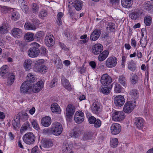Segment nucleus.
Returning <instances> with one entry per match:
<instances>
[{
	"instance_id": "1",
	"label": "nucleus",
	"mask_w": 153,
	"mask_h": 153,
	"mask_svg": "<svg viewBox=\"0 0 153 153\" xmlns=\"http://www.w3.org/2000/svg\"><path fill=\"white\" fill-rule=\"evenodd\" d=\"M32 92V86L28 81H25L21 85L20 88V92L23 94H30Z\"/></svg>"
},
{
	"instance_id": "2",
	"label": "nucleus",
	"mask_w": 153,
	"mask_h": 153,
	"mask_svg": "<svg viewBox=\"0 0 153 153\" xmlns=\"http://www.w3.org/2000/svg\"><path fill=\"white\" fill-rule=\"evenodd\" d=\"M112 120L115 121H120L123 120L125 117L122 111H115L112 114Z\"/></svg>"
},
{
	"instance_id": "3",
	"label": "nucleus",
	"mask_w": 153,
	"mask_h": 153,
	"mask_svg": "<svg viewBox=\"0 0 153 153\" xmlns=\"http://www.w3.org/2000/svg\"><path fill=\"white\" fill-rule=\"evenodd\" d=\"M117 59L115 56H111L108 57L105 61V65L108 68L114 67L117 62Z\"/></svg>"
},
{
	"instance_id": "4",
	"label": "nucleus",
	"mask_w": 153,
	"mask_h": 153,
	"mask_svg": "<svg viewBox=\"0 0 153 153\" xmlns=\"http://www.w3.org/2000/svg\"><path fill=\"white\" fill-rule=\"evenodd\" d=\"M135 101H128L126 103L123 108L124 112L126 113L131 112L135 107Z\"/></svg>"
},
{
	"instance_id": "5",
	"label": "nucleus",
	"mask_w": 153,
	"mask_h": 153,
	"mask_svg": "<svg viewBox=\"0 0 153 153\" xmlns=\"http://www.w3.org/2000/svg\"><path fill=\"white\" fill-rule=\"evenodd\" d=\"M62 129L61 124L59 122H56L52 124L51 131L52 133L61 134Z\"/></svg>"
},
{
	"instance_id": "6",
	"label": "nucleus",
	"mask_w": 153,
	"mask_h": 153,
	"mask_svg": "<svg viewBox=\"0 0 153 153\" xmlns=\"http://www.w3.org/2000/svg\"><path fill=\"white\" fill-rule=\"evenodd\" d=\"M102 109L101 104L98 102H95L92 104L91 109L92 112L96 114H99Z\"/></svg>"
},
{
	"instance_id": "7",
	"label": "nucleus",
	"mask_w": 153,
	"mask_h": 153,
	"mask_svg": "<svg viewBox=\"0 0 153 153\" xmlns=\"http://www.w3.org/2000/svg\"><path fill=\"white\" fill-rule=\"evenodd\" d=\"M53 145V143L51 140L48 138H44L41 140L40 147L42 149V147L46 148H48L51 147Z\"/></svg>"
},
{
	"instance_id": "8",
	"label": "nucleus",
	"mask_w": 153,
	"mask_h": 153,
	"mask_svg": "<svg viewBox=\"0 0 153 153\" xmlns=\"http://www.w3.org/2000/svg\"><path fill=\"white\" fill-rule=\"evenodd\" d=\"M75 111V107L72 104H68L67 106L66 114L67 117L71 118L73 117Z\"/></svg>"
},
{
	"instance_id": "9",
	"label": "nucleus",
	"mask_w": 153,
	"mask_h": 153,
	"mask_svg": "<svg viewBox=\"0 0 153 153\" xmlns=\"http://www.w3.org/2000/svg\"><path fill=\"white\" fill-rule=\"evenodd\" d=\"M112 82V78L107 74H103L101 77V83L104 85H109Z\"/></svg>"
},
{
	"instance_id": "10",
	"label": "nucleus",
	"mask_w": 153,
	"mask_h": 153,
	"mask_svg": "<svg viewBox=\"0 0 153 153\" xmlns=\"http://www.w3.org/2000/svg\"><path fill=\"white\" fill-rule=\"evenodd\" d=\"M24 141L27 144H33L35 140L36 137L34 134H24L23 137Z\"/></svg>"
},
{
	"instance_id": "11",
	"label": "nucleus",
	"mask_w": 153,
	"mask_h": 153,
	"mask_svg": "<svg viewBox=\"0 0 153 153\" xmlns=\"http://www.w3.org/2000/svg\"><path fill=\"white\" fill-rule=\"evenodd\" d=\"M84 115L83 113L81 111L76 112L74 115V120L77 123H81L83 121Z\"/></svg>"
},
{
	"instance_id": "12",
	"label": "nucleus",
	"mask_w": 153,
	"mask_h": 153,
	"mask_svg": "<svg viewBox=\"0 0 153 153\" xmlns=\"http://www.w3.org/2000/svg\"><path fill=\"white\" fill-rule=\"evenodd\" d=\"M125 100L124 97L120 95L117 96L114 98L115 105L119 107H121L124 105Z\"/></svg>"
},
{
	"instance_id": "13",
	"label": "nucleus",
	"mask_w": 153,
	"mask_h": 153,
	"mask_svg": "<svg viewBox=\"0 0 153 153\" xmlns=\"http://www.w3.org/2000/svg\"><path fill=\"white\" fill-rule=\"evenodd\" d=\"M53 36L49 33L46 35L45 42L46 45L48 47H50L54 45L55 41L53 40Z\"/></svg>"
},
{
	"instance_id": "14",
	"label": "nucleus",
	"mask_w": 153,
	"mask_h": 153,
	"mask_svg": "<svg viewBox=\"0 0 153 153\" xmlns=\"http://www.w3.org/2000/svg\"><path fill=\"white\" fill-rule=\"evenodd\" d=\"M103 47L101 44H97L93 46L92 52L94 55H98L103 51Z\"/></svg>"
},
{
	"instance_id": "15",
	"label": "nucleus",
	"mask_w": 153,
	"mask_h": 153,
	"mask_svg": "<svg viewBox=\"0 0 153 153\" xmlns=\"http://www.w3.org/2000/svg\"><path fill=\"white\" fill-rule=\"evenodd\" d=\"M40 51L38 48H30L28 51V56L32 58L37 56L39 54Z\"/></svg>"
},
{
	"instance_id": "16",
	"label": "nucleus",
	"mask_w": 153,
	"mask_h": 153,
	"mask_svg": "<svg viewBox=\"0 0 153 153\" xmlns=\"http://www.w3.org/2000/svg\"><path fill=\"white\" fill-rule=\"evenodd\" d=\"M145 121L143 119L141 118H135L134 125L139 129L142 130L144 126Z\"/></svg>"
},
{
	"instance_id": "17",
	"label": "nucleus",
	"mask_w": 153,
	"mask_h": 153,
	"mask_svg": "<svg viewBox=\"0 0 153 153\" xmlns=\"http://www.w3.org/2000/svg\"><path fill=\"white\" fill-rule=\"evenodd\" d=\"M101 31L99 29H95L92 33L90 37V39L93 41L97 40L100 36Z\"/></svg>"
},
{
	"instance_id": "18",
	"label": "nucleus",
	"mask_w": 153,
	"mask_h": 153,
	"mask_svg": "<svg viewBox=\"0 0 153 153\" xmlns=\"http://www.w3.org/2000/svg\"><path fill=\"white\" fill-rule=\"evenodd\" d=\"M43 87V82L42 81L38 82L32 88V92L37 93L40 91Z\"/></svg>"
},
{
	"instance_id": "19",
	"label": "nucleus",
	"mask_w": 153,
	"mask_h": 153,
	"mask_svg": "<svg viewBox=\"0 0 153 153\" xmlns=\"http://www.w3.org/2000/svg\"><path fill=\"white\" fill-rule=\"evenodd\" d=\"M112 134H119L121 130V126L118 123L113 124L111 127Z\"/></svg>"
},
{
	"instance_id": "20",
	"label": "nucleus",
	"mask_w": 153,
	"mask_h": 153,
	"mask_svg": "<svg viewBox=\"0 0 153 153\" xmlns=\"http://www.w3.org/2000/svg\"><path fill=\"white\" fill-rule=\"evenodd\" d=\"M62 84L63 86L67 90L70 91L72 89L71 85L68 80L66 79L64 76H61Z\"/></svg>"
},
{
	"instance_id": "21",
	"label": "nucleus",
	"mask_w": 153,
	"mask_h": 153,
	"mask_svg": "<svg viewBox=\"0 0 153 153\" xmlns=\"http://www.w3.org/2000/svg\"><path fill=\"white\" fill-rule=\"evenodd\" d=\"M34 70L42 74L45 73L48 70V68L44 65H36L34 67Z\"/></svg>"
},
{
	"instance_id": "22",
	"label": "nucleus",
	"mask_w": 153,
	"mask_h": 153,
	"mask_svg": "<svg viewBox=\"0 0 153 153\" xmlns=\"http://www.w3.org/2000/svg\"><path fill=\"white\" fill-rule=\"evenodd\" d=\"M142 7L149 13H152L153 12V4L150 1L145 2L142 5Z\"/></svg>"
},
{
	"instance_id": "23",
	"label": "nucleus",
	"mask_w": 153,
	"mask_h": 153,
	"mask_svg": "<svg viewBox=\"0 0 153 153\" xmlns=\"http://www.w3.org/2000/svg\"><path fill=\"white\" fill-rule=\"evenodd\" d=\"M109 52L107 50H104L100 53L98 56V59L100 62L104 60L108 56Z\"/></svg>"
},
{
	"instance_id": "24",
	"label": "nucleus",
	"mask_w": 153,
	"mask_h": 153,
	"mask_svg": "<svg viewBox=\"0 0 153 153\" xmlns=\"http://www.w3.org/2000/svg\"><path fill=\"white\" fill-rule=\"evenodd\" d=\"M12 32L13 36L17 38L21 37L22 34V30L19 28H15L13 29Z\"/></svg>"
},
{
	"instance_id": "25",
	"label": "nucleus",
	"mask_w": 153,
	"mask_h": 153,
	"mask_svg": "<svg viewBox=\"0 0 153 153\" xmlns=\"http://www.w3.org/2000/svg\"><path fill=\"white\" fill-rule=\"evenodd\" d=\"M8 68V66L6 65H3L0 69V75L3 78H5L9 74Z\"/></svg>"
},
{
	"instance_id": "26",
	"label": "nucleus",
	"mask_w": 153,
	"mask_h": 153,
	"mask_svg": "<svg viewBox=\"0 0 153 153\" xmlns=\"http://www.w3.org/2000/svg\"><path fill=\"white\" fill-rule=\"evenodd\" d=\"M51 123V120L50 117L48 116L42 119L41 123L44 126L48 127L49 126Z\"/></svg>"
},
{
	"instance_id": "27",
	"label": "nucleus",
	"mask_w": 153,
	"mask_h": 153,
	"mask_svg": "<svg viewBox=\"0 0 153 153\" xmlns=\"http://www.w3.org/2000/svg\"><path fill=\"white\" fill-rule=\"evenodd\" d=\"M51 109L53 113L59 114L61 111L60 107L56 103H53L51 105Z\"/></svg>"
},
{
	"instance_id": "28",
	"label": "nucleus",
	"mask_w": 153,
	"mask_h": 153,
	"mask_svg": "<svg viewBox=\"0 0 153 153\" xmlns=\"http://www.w3.org/2000/svg\"><path fill=\"white\" fill-rule=\"evenodd\" d=\"M32 64V61L30 59L25 60L23 63V66L25 71H29L31 68Z\"/></svg>"
},
{
	"instance_id": "29",
	"label": "nucleus",
	"mask_w": 153,
	"mask_h": 153,
	"mask_svg": "<svg viewBox=\"0 0 153 153\" xmlns=\"http://www.w3.org/2000/svg\"><path fill=\"white\" fill-rule=\"evenodd\" d=\"M122 6L125 8H130L133 4L132 0H121Z\"/></svg>"
},
{
	"instance_id": "30",
	"label": "nucleus",
	"mask_w": 153,
	"mask_h": 153,
	"mask_svg": "<svg viewBox=\"0 0 153 153\" xmlns=\"http://www.w3.org/2000/svg\"><path fill=\"white\" fill-rule=\"evenodd\" d=\"M17 118H19V120H21L23 121L27 120L28 118V116L27 113L25 112H22L20 113L16 116Z\"/></svg>"
},
{
	"instance_id": "31",
	"label": "nucleus",
	"mask_w": 153,
	"mask_h": 153,
	"mask_svg": "<svg viewBox=\"0 0 153 153\" xmlns=\"http://www.w3.org/2000/svg\"><path fill=\"white\" fill-rule=\"evenodd\" d=\"M140 13H141L139 10H136L134 12L130 13L129 16L131 19L135 20L139 18Z\"/></svg>"
},
{
	"instance_id": "32",
	"label": "nucleus",
	"mask_w": 153,
	"mask_h": 153,
	"mask_svg": "<svg viewBox=\"0 0 153 153\" xmlns=\"http://www.w3.org/2000/svg\"><path fill=\"white\" fill-rule=\"evenodd\" d=\"M7 83L8 85H11L14 82L15 79V76L13 73H10L8 75Z\"/></svg>"
},
{
	"instance_id": "33",
	"label": "nucleus",
	"mask_w": 153,
	"mask_h": 153,
	"mask_svg": "<svg viewBox=\"0 0 153 153\" xmlns=\"http://www.w3.org/2000/svg\"><path fill=\"white\" fill-rule=\"evenodd\" d=\"M73 6L77 10H80L82 7V1L78 0H75L74 2Z\"/></svg>"
},
{
	"instance_id": "34",
	"label": "nucleus",
	"mask_w": 153,
	"mask_h": 153,
	"mask_svg": "<svg viewBox=\"0 0 153 153\" xmlns=\"http://www.w3.org/2000/svg\"><path fill=\"white\" fill-rule=\"evenodd\" d=\"M27 80L26 81H28V82L30 84L36 81V79L34 76L31 73H29L27 74Z\"/></svg>"
},
{
	"instance_id": "35",
	"label": "nucleus",
	"mask_w": 153,
	"mask_h": 153,
	"mask_svg": "<svg viewBox=\"0 0 153 153\" xmlns=\"http://www.w3.org/2000/svg\"><path fill=\"white\" fill-rule=\"evenodd\" d=\"M33 33L28 32L26 33L24 36V38L25 40L28 42H31L34 40Z\"/></svg>"
},
{
	"instance_id": "36",
	"label": "nucleus",
	"mask_w": 153,
	"mask_h": 153,
	"mask_svg": "<svg viewBox=\"0 0 153 153\" xmlns=\"http://www.w3.org/2000/svg\"><path fill=\"white\" fill-rule=\"evenodd\" d=\"M130 95L131 97V99L134 100L138 98L139 94L137 91L136 90H132L130 92Z\"/></svg>"
},
{
	"instance_id": "37",
	"label": "nucleus",
	"mask_w": 153,
	"mask_h": 153,
	"mask_svg": "<svg viewBox=\"0 0 153 153\" xmlns=\"http://www.w3.org/2000/svg\"><path fill=\"white\" fill-rule=\"evenodd\" d=\"M24 27L26 30H35L36 29L35 25L28 22L25 23Z\"/></svg>"
},
{
	"instance_id": "38",
	"label": "nucleus",
	"mask_w": 153,
	"mask_h": 153,
	"mask_svg": "<svg viewBox=\"0 0 153 153\" xmlns=\"http://www.w3.org/2000/svg\"><path fill=\"white\" fill-rule=\"evenodd\" d=\"M128 67V69L132 71H135L137 68L136 63L132 61L129 62Z\"/></svg>"
},
{
	"instance_id": "39",
	"label": "nucleus",
	"mask_w": 153,
	"mask_h": 153,
	"mask_svg": "<svg viewBox=\"0 0 153 153\" xmlns=\"http://www.w3.org/2000/svg\"><path fill=\"white\" fill-rule=\"evenodd\" d=\"M118 143V141L117 139L116 138H112L111 139L110 145L113 148H115L117 146Z\"/></svg>"
},
{
	"instance_id": "40",
	"label": "nucleus",
	"mask_w": 153,
	"mask_h": 153,
	"mask_svg": "<svg viewBox=\"0 0 153 153\" xmlns=\"http://www.w3.org/2000/svg\"><path fill=\"white\" fill-rule=\"evenodd\" d=\"M118 81L122 85L125 87L126 85V81L124 76L123 75L120 76L119 77Z\"/></svg>"
},
{
	"instance_id": "41",
	"label": "nucleus",
	"mask_w": 153,
	"mask_h": 153,
	"mask_svg": "<svg viewBox=\"0 0 153 153\" xmlns=\"http://www.w3.org/2000/svg\"><path fill=\"white\" fill-rule=\"evenodd\" d=\"M20 17L19 14L17 11L14 10L11 13V19L14 20H16Z\"/></svg>"
},
{
	"instance_id": "42",
	"label": "nucleus",
	"mask_w": 153,
	"mask_h": 153,
	"mask_svg": "<svg viewBox=\"0 0 153 153\" xmlns=\"http://www.w3.org/2000/svg\"><path fill=\"white\" fill-rule=\"evenodd\" d=\"M130 80L132 83L135 84L138 81V76L135 74L132 73L131 75Z\"/></svg>"
},
{
	"instance_id": "43",
	"label": "nucleus",
	"mask_w": 153,
	"mask_h": 153,
	"mask_svg": "<svg viewBox=\"0 0 153 153\" xmlns=\"http://www.w3.org/2000/svg\"><path fill=\"white\" fill-rule=\"evenodd\" d=\"M152 18L149 16H146L144 19V22L147 26H149L152 23Z\"/></svg>"
},
{
	"instance_id": "44",
	"label": "nucleus",
	"mask_w": 153,
	"mask_h": 153,
	"mask_svg": "<svg viewBox=\"0 0 153 153\" xmlns=\"http://www.w3.org/2000/svg\"><path fill=\"white\" fill-rule=\"evenodd\" d=\"M19 118H17L16 117L14 118V120L12 121L13 125L16 129L18 128L19 126Z\"/></svg>"
},
{
	"instance_id": "45",
	"label": "nucleus",
	"mask_w": 153,
	"mask_h": 153,
	"mask_svg": "<svg viewBox=\"0 0 153 153\" xmlns=\"http://www.w3.org/2000/svg\"><path fill=\"white\" fill-rule=\"evenodd\" d=\"M63 16V13L61 12H59L57 15V20L56 21L57 23L59 26L62 24L61 18Z\"/></svg>"
},
{
	"instance_id": "46",
	"label": "nucleus",
	"mask_w": 153,
	"mask_h": 153,
	"mask_svg": "<svg viewBox=\"0 0 153 153\" xmlns=\"http://www.w3.org/2000/svg\"><path fill=\"white\" fill-rule=\"evenodd\" d=\"M30 125L28 123H25L21 127L20 129V132L22 133H23L28 128L30 127Z\"/></svg>"
},
{
	"instance_id": "47",
	"label": "nucleus",
	"mask_w": 153,
	"mask_h": 153,
	"mask_svg": "<svg viewBox=\"0 0 153 153\" xmlns=\"http://www.w3.org/2000/svg\"><path fill=\"white\" fill-rule=\"evenodd\" d=\"M8 30L7 27L5 25H3L0 27V34H4L7 33Z\"/></svg>"
},
{
	"instance_id": "48",
	"label": "nucleus",
	"mask_w": 153,
	"mask_h": 153,
	"mask_svg": "<svg viewBox=\"0 0 153 153\" xmlns=\"http://www.w3.org/2000/svg\"><path fill=\"white\" fill-rule=\"evenodd\" d=\"M122 90V88L120 85L118 83H116L114 87V91L116 93H119Z\"/></svg>"
},
{
	"instance_id": "49",
	"label": "nucleus",
	"mask_w": 153,
	"mask_h": 153,
	"mask_svg": "<svg viewBox=\"0 0 153 153\" xmlns=\"http://www.w3.org/2000/svg\"><path fill=\"white\" fill-rule=\"evenodd\" d=\"M47 12L44 10H41L39 13V17L41 19H43V18L47 16Z\"/></svg>"
},
{
	"instance_id": "50",
	"label": "nucleus",
	"mask_w": 153,
	"mask_h": 153,
	"mask_svg": "<svg viewBox=\"0 0 153 153\" xmlns=\"http://www.w3.org/2000/svg\"><path fill=\"white\" fill-rule=\"evenodd\" d=\"M101 92L107 95L110 92V90L107 87H102L101 89Z\"/></svg>"
},
{
	"instance_id": "51",
	"label": "nucleus",
	"mask_w": 153,
	"mask_h": 153,
	"mask_svg": "<svg viewBox=\"0 0 153 153\" xmlns=\"http://www.w3.org/2000/svg\"><path fill=\"white\" fill-rule=\"evenodd\" d=\"M114 25L115 24L114 23L112 22L108 23L107 27V30H108L110 31H113L115 28Z\"/></svg>"
},
{
	"instance_id": "52",
	"label": "nucleus",
	"mask_w": 153,
	"mask_h": 153,
	"mask_svg": "<svg viewBox=\"0 0 153 153\" xmlns=\"http://www.w3.org/2000/svg\"><path fill=\"white\" fill-rule=\"evenodd\" d=\"M32 125L33 127L36 130H38L39 129V126L37 121L35 120H32L31 121Z\"/></svg>"
},
{
	"instance_id": "53",
	"label": "nucleus",
	"mask_w": 153,
	"mask_h": 153,
	"mask_svg": "<svg viewBox=\"0 0 153 153\" xmlns=\"http://www.w3.org/2000/svg\"><path fill=\"white\" fill-rule=\"evenodd\" d=\"M45 33L43 31H39L36 34V36L37 38L43 39Z\"/></svg>"
},
{
	"instance_id": "54",
	"label": "nucleus",
	"mask_w": 153,
	"mask_h": 153,
	"mask_svg": "<svg viewBox=\"0 0 153 153\" xmlns=\"http://www.w3.org/2000/svg\"><path fill=\"white\" fill-rule=\"evenodd\" d=\"M32 9L33 12L36 13L39 10V6L36 4L33 3V4Z\"/></svg>"
},
{
	"instance_id": "55",
	"label": "nucleus",
	"mask_w": 153,
	"mask_h": 153,
	"mask_svg": "<svg viewBox=\"0 0 153 153\" xmlns=\"http://www.w3.org/2000/svg\"><path fill=\"white\" fill-rule=\"evenodd\" d=\"M15 42L17 45L21 48H22L26 45L24 41H20L18 40H16Z\"/></svg>"
},
{
	"instance_id": "56",
	"label": "nucleus",
	"mask_w": 153,
	"mask_h": 153,
	"mask_svg": "<svg viewBox=\"0 0 153 153\" xmlns=\"http://www.w3.org/2000/svg\"><path fill=\"white\" fill-rule=\"evenodd\" d=\"M46 48L44 47H42L40 49V53L42 56H46L47 53Z\"/></svg>"
},
{
	"instance_id": "57",
	"label": "nucleus",
	"mask_w": 153,
	"mask_h": 153,
	"mask_svg": "<svg viewBox=\"0 0 153 153\" xmlns=\"http://www.w3.org/2000/svg\"><path fill=\"white\" fill-rule=\"evenodd\" d=\"M57 82V79L56 78H54L50 83V86L51 88L54 87L56 84Z\"/></svg>"
},
{
	"instance_id": "58",
	"label": "nucleus",
	"mask_w": 153,
	"mask_h": 153,
	"mask_svg": "<svg viewBox=\"0 0 153 153\" xmlns=\"http://www.w3.org/2000/svg\"><path fill=\"white\" fill-rule=\"evenodd\" d=\"M94 126L95 127L99 128L101 125V121L99 119H97L96 120L94 123Z\"/></svg>"
},
{
	"instance_id": "59",
	"label": "nucleus",
	"mask_w": 153,
	"mask_h": 153,
	"mask_svg": "<svg viewBox=\"0 0 153 153\" xmlns=\"http://www.w3.org/2000/svg\"><path fill=\"white\" fill-rule=\"evenodd\" d=\"M140 44L142 47H145L147 44V41L145 39H142L140 40Z\"/></svg>"
},
{
	"instance_id": "60",
	"label": "nucleus",
	"mask_w": 153,
	"mask_h": 153,
	"mask_svg": "<svg viewBox=\"0 0 153 153\" xmlns=\"http://www.w3.org/2000/svg\"><path fill=\"white\" fill-rule=\"evenodd\" d=\"M26 3L24 5H21L20 6L23 11L27 13L29 11L28 8V6L26 5Z\"/></svg>"
},
{
	"instance_id": "61",
	"label": "nucleus",
	"mask_w": 153,
	"mask_h": 153,
	"mask_svg": "<svg viewBox=\"0 0 153 153\" xmlns=\"http://www.w3.org/2000/svg\"><path fill=\"white\" fill-rule=\"evenodd\" d=\"M44 62V60L43 59H38L36 61V62L35 63L36 65H41Z\"/></svg>"
},
{
	"instance_id": "62",
	"label": "nucleus",
	"mask_w": 153,
	"mask_h": 153,
	"mask_svg": "<svg viewBox=\"0 0 153 153\" xmlns=\"http://www.w3.org/2000/svg\"><path fill=\"white\" fill-rule=\"evenodd\" d=\"M96 118L94 116H91L89 117L88 121L90 124H93L96 121Z\"/></svg>"
},
{
	"instance_id": "63",
	"label": "nucleus",
	"mask_w": 153,
	"mask_h": 153,
	"mask_svg": "<svg viewBox=\"0 0 153 153\" xmlns=\"http://www.w3.org/2000/svg\"><path fill=\"white\" fill-rule=\"evenodd\" d=\"M38 149V147L37 146H35L34 148L32 149L31 153H39Z\"/></svg>"
},
{
	"instance_id": "64",
	"label": "nucleus",
	"mask_w": 153,
	"mask_h": 153,
	"mask_svg": "<svg viewBox=\"0 0 153 153\" xmlns=\"http://www.w3.org/2000/svg\"><path fill=\"white\" fill-rule=\"evenodd\" d=\"M92 134H84L83 137V139L84 140H88L91 139V138H89L91 137Z\"/></svg>"
}]
</instances>
